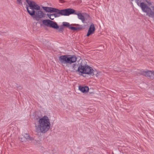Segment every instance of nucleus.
I'll return each mask as SVG.
<instances>
[{
    "instance_id": "obj_1",
    "label": "nucleus",
    "mask_w": 154,
    "mask_h": 154,
    "mask_svg": "<svg viewBox=\"0 0 154 154\" xmlns=\"http://www.w3.org/2000/svg\"><path fill=\"white\" fill-rule=\"evenodd\" d=\"M26 2L29 5L26 8L27 11L34 19L39 21L45 17V14L40 10V7L37 3L29 0H26Z\"/></svg>"
},
{
    "instance_id": "obj_2",
    "label": "nucleus",
    "mask_w": 154,
    "mask_h": 154,
    "mask_svg": "<svg viewBox=\"0 0 154 154\" xmlns=\"http://www.w3.org/2000/svg\"><path fill=\"white\" fill-rule=\"evenodd\" d=\"M35 125L37 132L45 133L50 129L51 124L48 117L44 116L39 119L37 124L35 123Z\"/></svg>"
},
{
    "instance_id": "obj_3",
    "label": "nucleus",
    "mask_w": 154,
    "mask_h": 154,
    "mask_svg": "<svg viewBox=\"0 0 154 154\" xmlns=\"http://www.w3.org/2000/svg\"><path fill=\"white\" fill-rule=\"evenodd\" d=\"M140 6L143 11L150 17H154V6L149 7L146 4L142 2L140 3Z\"/></svg>"
},
{
    "instance_id": "obj_4",
    "label": "nucleus",
    "mask_w": 154,
    "mask_h": 154,
    "mask_svg": "<svg viewBox=\"0 0 154 154\" xmlns=\"http://www.w3.org/2000/svg\"><path fill=\"white\" fill-rule=\"evenodd\" d=\"M93 69L90 66L87 65H80L79 66L77 71L82 74H85L91 75L92 74Z\"/></svg>"
},
{
    "instance_id": "obj_5",
    "label": "nucleus",
    "mask_w": 154,
    "mask_h": 154,
    "mask_svg": "<svg viewBox=\"0 0 154 154\" xmlns=\"http://www.w3.org/2000/svg\"><path fill=\"white\" fill-rule=\"evenodd\" d=\"M58 11L57 12H56V13L53 14L55 18L58 17L60 15L64 16H69L72 13L71 11L72 10H70L69 8L63 9L62 10H59L57 9Z\"/></svg>"
},
{
    "instance_id": "obj_6",
    "label": "nucleus",
    "mask_w": 154,
    "mask_h": 154,
    "mask_svg": "<svg viewBox=\"0 0 154 154\" xmlns=\"http://www.w3.org/2000/svg\"><path fill=\"white\" fill-rule=\"evenodd\" d=\"M70 10H72L71 11L72 12V13L71 14H75L77 15L78 16V18L81 20L83 23H85V20L86 19V18H88L89 17V15L85 14H82L81 13L75 12V10L69 8Z\"/></svg>"
},
{
    "instance_id": "obj_7",
    "label": "nucleus",
    "mask_w": 154,
    "mask_h": 154,
    "mask_svg": "<svg viewBox=\"0 0 154 154\" xmlns=\"http://www.w3.org/2000/svg\"><path fill=\"white\" fill-rule=\"evenodd\" d=\"M69 56L68 54L61 56L59 57V60L62 64H68V57Z\"/></svg>"
},
{
    "instance_id": "obj_8",
    "label": "nucleus",
    "mask_w": 154,
    "mask_h": 154,
    "mask_svg": "<svg viewBox=\"0 0 154 154\" xmlns=\"http://www.w3.org/2000/svg\"><path fill=\"white\" fill-rule=\"evenodd\" d=\"M142 74L146 77L149 78L150 79H154V71H143Z\"/></svg>"
},
{
    "instance_id": "obj_9",
    "label": "nucleus",
    "mask_w": 154,
    "mask_h": 154,
    "mask_svg": "<svg viewBox=\"0 0 154 154\" xmlns=\"http://www.w3.org/2000/svg\"><path fill=\"white\" fill-rule=\"evenodd\" d=\"M95 30V28L94 24L92 23L89 27L88 32L87 34V36H88L90 35H92L93 34Z\"/></svg>"
},
{
    "instance_id": "obj_10",
    "label": "nucleus",
    "mask_w": 154,
    "mask_h": 154,
    "mask_svg": "<svg viewBox=\"0 0 154 154\" xmlns=\"http://www.w3.org/2000/svg\"><path fill=\"white\" fill-rule=\"evenodd\" d=\"M42 8L46 12H48L52 13L53 12H57L58 11L57 8L51 7H43Z\"/></svg>"
},
{
    "instance_id": "obj_11",
    "label": "nucleus",
    "mask_w": 154,
    "mask_h": 154,
    "mask_svg": "<svg viewBox=\"0 0 154 154\" xmlns=\"http://www.w3.org/2000/svg\"><path fill=\"white\" fill-rule=\"evenodd\" d=\"M69 56L68 57V64H71L76 61L77 58L74 55H69Z\"/></svg>"
},
{
    "instance_id": "obj_12",
    "label": "nucleus",
    "mask_w": 154,
    "mask_h": 154,
    "mask_svg": "<svg viewBox=\"0 0 154 154\" xmlns=\"http://www.w3.org/2000/svg\"><path fill=\"white\" fill-rule=\"evenodd\" d=\"M42 22L43 25L49 27L51 23L52 22L51 20H44L42 21Z\"/></svg>"
},
{
    "instance_id": "obj_13",
    "label": "nucleus",
    "mask_w": 154,
    "mask_h": 154,
    "mask_svg": "<svg viewBox=\"0 0 154 154\" xmlns=\"http://www.w3.org/2000/svg\"><path fill=\"white\" fill-rule=\"evenodd\" d=\"M79 88L80 90L83 93L87 92L89 90L88 87L86 86L84 87L80 86Z\"/></svg>"
},
{
    "instance_id": "obj_14",
    "label": "nucleus",
    "mask_w": 154,
    "mask_h": 154,
    "mask_svg": "<svg viewBox=\"0 0 154 154\" xmlns=\"http://www.w3.org/2000/svg\"><path fill=\"white\" fill-rule=\"evenodd\" d=\"M51 23L49 27H52L54 29H57L59 28V26L56 22L51 21Z\"/></svg>"
},
{
    "instance_id": "obj_15",
    "label": "nucleus",
    "mask_w": 154,
    "mask_h": 154,
    "mask_svg": "<svg viewBox=\"0 0 154 154\" xmlns=\"http://www.w3.org/2000/svg\"><path fill=\"white\" fill-rule=\"evenodd\" d=\"M23 135L26 140H33V138L31 137L30 136L27 134H25Z\"/></svg>"
},
{
    "instance_id": "obj_16",
    "label": "nucleus",
    "mask_w": 154,
    "mask_h": 154,
    "mask_svg": "<svg viewBox=\"0 0 154 154\" xmlns=\"http://www.w3.org/2000/svg\"><path fill=\"white\" fill-rule=\"evenodd\" d=\"M92 73V74H91V75L93 76L95 75L96 77H98L101 74V72H98L96 70H94L93 69Z\"/></svg>"
},
{
    "instance_id": "obj_17",
    "label": "nucleus",
    "mask_w": 154,
    "mask_h": 154,
    "mask_svg": "<svg viewBox=\"0 0 154 154\" xmlns=\"http://www.w3.org/2000/svg\"><path fill=\"white\" fill-rule=\"evenodd\" d=\"M63 26L68 28L70 29V27H71L69 23L66 22H63Z\"/></svg>"
},
{
    "instance_id": "obj_18",
    "label": "nucleus",
    "mask_w": 154,
    "mask_h": 154,
    "mask_svg": "<svg viewBox=\"0 0 154 154\" xmlns=\"http://www.w3.org/2000/svg\"><path fill=\"white\" fill-rule=\"evenodd\" d=\"M70 29L71 30H81L82 29L81 27H74L72 26H71V27H70Z\"/></svg>"
},
{
    "instance_id": "obj_19",
    "label": "nucleus",
    "mask_w": 154,
    "mask_h": 154,
    "mask_svg": "<svg viewBox=\"0 0 154 154\" xmlns=\"http://www.w3.org/2000/svg\"><path fill=\"white\" fill-rule=\"evenodd\" d=\"M47 15L48 17L51 20H53L55 18L53 14H47Z\"/></svg>"
},
{
    "instance_id": "obj_20",
    "label": "nucleus",
    "mask_w": 154,
    "mask_h": 154,
    "mask_svg": "<svg viewBox=\"0 0 154 154\" xmlns=\"http://www.w3.org/2000/svg\"><path fill=\"white\" fill-rule=\"evenodd\" d=\"M20 139L21 141L23 142H25L26 141V139L23 135L22 136L20 137Z\"/></svg>"
},
{
    "instance_id": "obj_21",
    "label": "nucleus",
    "mask_w": 154,
    "mask_h": 154,
    "mask_svg": "<svg viewBox=\"0 0 154 154\" xmlns=\"http://www.w3.org/2000/svg\"><path fill=\"white\" fill-rule=\"evenodd\" d=\"M63 28L62 27H60L58 29V31L60 32H61L63 30Z\"/></svg>"
},
{
    "instance_id": "obj_22",
    "label": "nucleus",
    "mask_w": 154,
    "mask_h": 154,
    "mask_svg": "<svg viewBox=\"0 0 154 154\" xmlns=\"http://www.w3.org/2000/svg\"><path fill=\"white\" fill-rule=\"evenodd\" d=\"M148 0H146V2L148 4V5L149 6H150L152 5V3L151 2L149 1L148 2H147Z\"/></svg>"
},
{
    "instance_id": "obj_23",
    "label": "nucleus",
    "mask_w": 154,
    "mask_h": 154,
    "mask_svg": "<svg viewBox=\"0 0 154 154\" xmlns=\"http://www.w3.org/2000/svg\"><path fill=\"white\" fill-rule=\"evenodd\" d=\"M18 3L20 5H22L21 0H17Z\"/></svg>"
},
{
    "instance_id": "obj_24",
    "label": "nucleus",
    "mask_w": 154,
    "mask_h": 154,
    "mask_svg": "<svg viewBox=\"0 0 154 154\" xmlns=\"http://www.w3.org/2000/svg\"><path fill=\"white\" fill-rule=\"evenodd\" d=\"M149 0H148L147 2H148Z\"/></svg>"
}]
</instances>
